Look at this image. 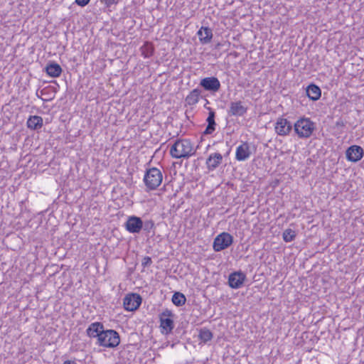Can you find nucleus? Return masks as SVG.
<instances>
[{
	"label": "nucleus",
	"mask_w": 364,
	"mask_h": 364,
	"mask_svg": "<svg viewBox=\"0 0 364 364\" xmlns=\"http://www.w3.org/2000/svg\"><path fill=\"white\" fill-rule=\"evenodd\" d=\"M196 148L189 139H178L170 148V154L174 159H188L193 156Z\"/></svg>",
	"instance_id": "obj_1"
},
{
	"label": "nucleus",
	"mask_w": 364,
	"mask_h": 364,
	"mask_svg": "<svg viewBox=\"0 0 364 364\" xmlns=\"http://www.w3.org/2000/svg\"><path fill=\"white\" fill-rule=\"evenodd\" d=\"M163 175L161 171L157 168H151L146 170L144 182L146 188L149 191L156 190L162 183Z\"/></svg>",
	"instance_id": "obj_2"
},
{
	"label": "nucleus",
	"mask_w": 364,
	"mask_h": 364,
	"mask_svg": "<svg viewBox=\"0 0 364 364\" xmlns=\"http://www.w3.org/2000/svg\"><path fill=\"white\" fill-rule=\"evenodd\" d=\"M120 343L119 333L114 330H103L99 335L97 343L104 348H114Z\"/></svg>",
	"instance_id": "obj_3"
},
{
	"label": "nucleus",
	"mask_w": 364,
	"mask_h": 364,
	"mask_svg": "<svg viewBox=\"0 0 364 364\" xmlns=\"http://www.w3.org/2000/svg\"><path fill=\"white\" fill-rule=\"evenodd\" d=\"M294 131L300 138H309L315 129L314 123L309 118H301L294 125Z\"/></svg>",
	"instance_id": "obj_4"
},
{
	"label": "nucleus",
	"mask_w": 364,
	"mask_h": 364,
	"mask_svg": "<svg viewBox=\"0 0 364 364\" xmlns=\"http://www.w3.org/2000/svg\"><path fill=\"white\" fill-rule=\"evenodd\" d=\"M233 242V237L228 232H223L214 239L213 248L215 252H220L228 248Z\"/></svg>",
	"instance_id": "obj_5"
},
{
	"label": "nucleus",
	"mask_w": 364,
	"mask_h": 364,
	"mask_svg": "<svg viewBox=\"0 0 364 364\" xmlns=\"http://www.w3.org/2000/svg\"><path fill=\"white\" fill-rule=\"evenodd\" d=\"M172 316V312L168 309H166L161 314L160 327L162 328L164 333H168L173 330L174 325Z\"/></svg>",
	"instance_id": "obj_6"
},
{
	"label": "nucleus",
	"mask_w": 364,
	"mask_h": 364,
	"mask_svg": "<svg viewBox=\"0 0 364 364\" xmlns=\"http://www.w3.org/2000/svg\"><path fill=\"white\" fill-rule=\"evenodd\" d=\"M141 304V297L137 294H130L124 299V307L127 311L136 310Z\"/></svg>",
	"instance_id": "obj_7"
},
{
	"label": "nucleus",
	"mask_w": 364,
	"mask_h": 364,
	"mask_svg": "<svg viewBox=\"0 0 364 364\" xmlns=\"http://www.w3.org/2000/svg\"><path fill=\"white\" fill-rule=\"evenodd\" d=\"M275 132L279 136H287L291 131L292 126L289 121L283 117L277 119L275 123Z\"/></svg>",
	"instance_id": "obj_8"
},
{
	"label": "nucleus",
	"mask_w": 364,
	"mask_h": 364,
	"mask_svg": "<svg viewBox=\"0 0 364 364\" xmlns=\"http://www.w3.org/2000/svg\"><path fill=\"white\" fill-rule=\"evenodd\" d=\"M125 228L131 233H139L143 228V221L139 217L130 216L125 223Z\"/></svg>",
	"instance_id": "obj_9"
},
{
	"label": "nucleus",
	"mask_w": 364,
	"mask_h": 364,
	"mask_svg": "<svg viewBox=\"0 0 364 364\" xmlns=\"http://www.w3.org/2000/svg\"><path fill=\"white\" fill-rule=\"evenodd\" d=\"M200 85L205 90L218 92L220 88V82L215 77H205L200 80Z\"/></svg>",
	"instance_id": "obj_10"
},
{
	"label": "nucleus",
	"mask_w": 364,
	"mask_h": 364,
	"mask_svg": "<svg viewBox=\"0 0 364 364\" xmlns=\"http://www.w3.org/2000/svg\"><path fill=\"white\" fill-rule=\"evenodd\" d=\"M251 154L250 144L247 142H242L236 149L235 159L239 161H243L248 159Z\"/></svg>",
	"instance_id": "obj_11"
},
{
	"label": "nucleus",
	"mask_w": 364,
	"mask_h": 364,
	"mask_svg": "<svg viewBox=\"0 0 364 364\" xmlns=\"http://www.w3.org/2000/svg\"><path fill=\"white\" fill-rule=\"evenodd\" d=\"M245 278V274L241 272H233L229 275V285L232 289H238L242 287Z\"/></svg>",
	"instance_id": "obj_12"
},
{
	"label": "nucleus",
	"mask_w": 364,
	"mask_h": 364,
	"mask_svg": "<svg viewBox=\"0 0 364 364\" xmlns=\"http://www.w3.org/2000/svg\"><path fill=\"white\" fill-rule=\"evenodd\" d=\"M363 156V149L356 145L350 146L346 151V158L352 162H357Z\"/></svg>",
	"instance_id": "obj_13"
},
{
	"label": "nucleus",
	"mask_w": 364,
	"mask_h": 364,
	"mask_svg": "<svg viewBox=\"0 0 364 364\" xmlns=\"http://www.w3.org/2000/svg\"><path fill=\"white\" fill-rule=\"evenodd\" d=\"M247 111V107L241 101L232 102L230 104L228 114L232 116H243Z\"/></svg>",
	"instance_id": "obj_14"
},
{
	"label": "nucleus",
	"mask_w": 364,
	"mask_h": 364,
	"mask_svg": "<svg viewBox=\"0 0 364 364\" xmlns=\"http://www.w3.org/2000/svg\"><path fill=\"white\" fill-rule=\"evenodd\" d=\"M223 161V156L220 153L211 154L206 160L207 168L213 171L217 168Z\"/></svg>",
	"instance_id": "obj_15"
},
{
	"label": "nucleus",
	"mask_w": 364,
	"mask_h": 364,
	"mask_svg": "<svg viewBox=\"0 0 364 364\" xmlns=\"http://www.w3.org/2000/svg\"><path fill=\"white\" fill-rule=\"evenodd\" d=\"M104 330V326L100 322H94L91 323L87 328V334L89 337L97 338Z\"/></svg>",
	"instance_id": "obj_16"
},
{
	"label": "nucleus",
	"mask_w": 364,
	"mask_h": 364,
	"mask_svg": "<svg viewBox=\"0 0 364 364\" xmlns=\"http://www.w3.org/2000/svg\"><path fill=\"white\" fill-rule=\"evenodd\" d=\"M200 41L203 44L209 43L213 38L212 30L208 27L202 26L197 33Z\"/></svg>",
	"instance_id": "obj_17"
},
{
	"label": "nucleus",
	"mask_w": 364,
	"mask_h": 364,
	"mask_svg": "<svg viewBox=\"0 0 364 364\" xmlns=\"http://www.w3.org/2000/svg\"><path fill=\"white\" fill-rule=\"evenodd\" d=\"M43 118L40 116H31L27 121V126L33 130H38L43 127Z\"/></svg>",
	"instance_id": "obj_18"
},
{
	"label": "nucleus",
	"mask_w": 364,
	"mask_h": 364,
	"mask_svg": "<svg viewBox=\"0 0 364 364\" xmlns=\"http://www.w3.org/2000/svg\"><path fill=\"white\" fill-rule=\"evenodd\" d=\"M47 74L52 77H58L62 73L61 67L55 63H52L46 67Z\"/></svg>",
	"instance_id": "obj_19"
},
{
	"label": "nucleus",
	"mask_w": 364,
	"mask_h": 364,
	"mask_svg": "<svg viewBox=\"0 0 364 364\" xmlns=\"http://www.w3.org/2000/svg\"><path fill=\"white\" fill-rule=\"evenodd\" d=\"M308 97L312 100H317L321 97V89L316 85H310L306 89Z\"/></svg>",
	"instance_id": "obj_20"
},
{
	"label": "nucleus",
	"mask_w": 364,
	"mask_h": 364,
	"mask_svg": "<svg viewBox=\"0 0 364 364\" xmlns=\"http://www.w3.org/2000/svg\"><path fill=\"white\" fill-rule=\"evenodd\" d=\"M215 112L210 110L207 118L208 126L204 131L205 134H211L215 130Z\"/></svg>",
	"instance_id": "obj_21"
},
{
	"label": "nucleus",
	"mask_w": 364,
	"mask_h": 364,
	"mask_svg": "<svg viewBox=\"0 0 364 364\" xmlns=\"http://www.w3.org/2000/svg\"><path fill=\"white\" fill-rule=\"evenodd\" d=\"M201 92L198 89H194L189 95L186 97V102L188 105H194L198 103Z\"/></svg>",
	"instance_id": "obj_22"
},
{
	"label": "nucleus",
	"mask_w": 364,
	"mask_h": 364,
	"mask_svg": "<svg viewBox=\"0 0 364 364\" xmlns=\"http://www.w3.org/2000/svg\"><path fill=\"white\" fill-rule=\"evenodd\" d=\"M154 48L151 43L146 42L141 47V55L144 58H149L154 54Z\"/></svg>",
	"instance_id": "obj_23"
},
{
	"label": "nucleus",
	"mask_w": 364,
	"mask_h": 364,
	"mask_svg": "<svg viewBox=\"0 0 364 364\" xmlns=\"http://www.w3.org/2000/svg\"><path fill=\"white\" fill-rule=\"evenodd\" d=\"M186 301V296L183 294L176 292L172 296V302L177 306H181L185 304Z\"/></svg>",
	"instance_id": "obj_24"
},
{
	"label": "nucleus",
	"mask_w": 364,
	"mask_h": 364,
	"mask_svg": "<svg viewBox=\"0 0 364 364\" xmlns=\"http://www.w3.org/2000/svg\"><path fill=\"white\" fill-rule=\"evenodd\" d=\"M296 232L294 230L290 229V228L286 229L284 231L283 235H282L283 240L286 242H290L293 241L296 238Z\"/></svg>",
	"instance_id": "obj_25"
},
{
	"label": "nucleus",
	"mask_w": 364,
	"mask_h": 364,
	"mask_svg": "<svg viewBox=\"0 0 364 364\" xmlns=\"http://www.w3.org/2000/svg\"><path fill=\"white\" fill-rule=\"evenodd\" d=\"M199 337L202 341L205 343L212 339L213 334L210 330L203 328L200 331Z\"/></svg>",
	"instance_id": "obj_26"
},
{
	"label": "nucleus",
	"mask_w": 364,
	"mask_h": 364,
	"mask_svg": "<svg viewBox=\"0 0 364 364\" xmlns=\"http://www.w3.org/2000/svg\"><path fill=\"white\" fill-rule=\"evenodd\" d=\"M152 263L151 259L150 257H144L141 261V264L143 267L149 266Z\"/></svg>",
	"instance_id": "obj_27"
},
{
	"label": "nucleus",
	"mask_w": 364,
	"mask_h": 364,
	"mask_svg": "<svg viewBox=\"0 0 364 364\" xmlns=\"http://www.w3.org/2000/svg\"><path fill=\"white\" fill-rule=\"evenodd\" d=\"M90 0H75V3L81 6H86Z\"/></svg>",
	"instance_id": "obj_28"
},
{
	"label": "nucleus",
	"mask_w": 364,
	"mask_h": 364,
	"mask_svg": "<svg viewBox=\"0 0 364 364\" xmlns=\"http://www.w3.org/2000/svg\"><path fill=\"white\" fill-rule=\"evenodd\" d=\"M101 1H102V2H104L107 6H110L112 4H117L116 0H101Z\"/></svg>",
	"instance_id": "obj_29"
},
{
	"label": "nucleus",
	"mask_w": 364,
	"mask_h": 364,
	"mask_svg": "<svg viewBox=\"0 0 364 364\" xmlns=\"http://www.w3.org/2000/svg\"><path fill=\"white\" fill-rule=\"evenodd\" d=\"M149 225H150L151 228H152L154 226V223L151 221L147 222L145 224V230H146L148 228Z\"/></svg>",
	"instance_id": "obj_30"
},
{
	"label": "nucleus",
	"mask_w": 364,
	"mask_h": 364,
	"mask_svg": "<svg viewBox=\"0 0 364 364\" xmlns=\"http://www.w3.org/2000/svg\"><path fill=\"white\" fill-rule=\"evenodd\" d=\"M63 364H76V363L73 360H65Z\"/></svg>",
	"instance_id": "obj_31"
}]
</instances>
